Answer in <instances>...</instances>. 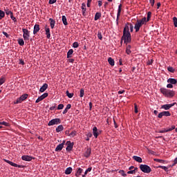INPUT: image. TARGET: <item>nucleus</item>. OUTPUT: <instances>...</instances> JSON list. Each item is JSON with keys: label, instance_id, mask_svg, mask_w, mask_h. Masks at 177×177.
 <instances>
[{"label": "nucleus", "instance_id": "1", "mask_svg": "<svg viewBox=\"0 0 177 177\" xmlns=\"http://www.w3.org/2000/svg\"><path fill=\"white\" fill-rule=\"evenodd\" d=\"M133 32V25L132 24L127 23L125 24L124 30H123V35L121 38L120 44H122V41L124 43L127 44H131L132 41V37L131 36V32Z\"/></svg>", "mask_w": 177, "mask_h": 177}, {"label": "nucleus", "instance_id": "2", "mask_svg": "<svg viewBox=\"0 0 177 177\" xmlns=\"http://www.w3.org/2000/svg\"><path fill=\"white\" fill-rule=\"evenodd\" d=\"M160 92L162 93V95L166 96V97H174V96H175V91L168 90L167 88H160Z\"/></svg>", "mask_w": 177, "mask_h": 177}, {"label": "nucleus", "instance_id": "3", "mask_svg": "<svg viewBox=\"0 0 177 177\" xmlns=\"http://www.w3.org/2000/svg\"><path fill=\"white\" fill-rule=\"evenodd\" d=\"M143 24H146V17H143L142 19L137 21L134 26L136 32H138L139 30H140V27H142Z\"/></svg>", "mask_w": 177, "mask_h": 177}, {"label": "nucleus", "instance_id": "4", "mask_svg": "<svg viewBox=\"0 0 177 177\" xmlns=\"http://www.w3.org/2000/svg\"><path fill=\"white\" fill-rule=\"evenodd\" d=\"M140 169L142 172H144V174H150V172H151V168L147 165H140Z\"/></svg>", "mask_w": 177, "mask_h": 177}, {"label": "nucleus", "instance_id": "5", "mask_svg": "<svg viewBox=\"0 0 177 177\" xmlns=\"http://www.w3.org/2000/svg\"><path fill=\"white\" fill-rule=\"evenodd\" d=\"M59 124H62L60 118H55L49 121L48 125V127H52V125H59Z\"/></svg>", "mask_w": 177, "mask_h": 177}, {"label": "nucleus", "instance_id": "6", "mask_svg": "<svg viewBox=\"0 0 177 177\" xmlns=\"http://www.w3.org/2000/svg\"><path fill=\"white\" fill-rule=\"evenodd\" d=\"M22 31L24 32L23 37L24 41H28L30 39V31L26 28H23Z\"/></svg>", "mask_w": 177, "mask_h": 177}, {"label": "nucleus", "instance_id": "7", "mask_svg": "<svg viewBox=\"0 0 177 177\" xmlns=\"http://www.w3.org/2000/svg\"><path fill=\"white\" fill-rule=\"evenodd\" d=\"M28 97V94H24L20 97L17 98L15 102V104H19V103H21L24 100H26Z\"/></svg>", "mask_w": 177, "mask_h": 177}, {"label": "nucleus", "instance_id": "8", "mask_svg": "<svg viewBox=\"0 0 177 177\" xmlns=\"http://www.w3.org/2000/svg\"><path fill=\"white\" fill-rule=\"evenodd\" d=\"M162 117H171V113L169 111H165L160 112L158 115V118H162Z\"/></svg>", "mask_w": 177, "mask_h": 177}, {"label": "nucleus", "instance_id": "9", "mask_svg": "<svg viewBox=\"0 0 177 177\" xmlns=\"http://www.w3.org/2000/svg\"><path fill=\"white\" fill-rule=\"evenodd\" d=\"M5 162H7V164H10V165H11L12 167H16L18 168H24V166L23 165H17L16 163H14L13 162L4 159Z\"/></svg>", "mask_w": 177, "mask_h": 177}, {"label": "nucleus", "instance_id": "10", "mask_svg": "<svg viewBox=\"0 0 177 177\" xmlns=\"http://www.w3.org/2000/svg\"><path fill=\"white\" fill-rule=\"evenodd\" d=\"M66 145V151H71L73 150V147H74V142H71V141H67Z\"/></svg>", "mask_w": 177, "mask_h": 177}, {"label": "nucleus", "instance_id": "11", "mask_svg": "<svg viewBox=\"0 0 177 177\" xmlns=\"http://www.w3.org/2000/svg\"><path fill=\"white\" fill-rule=\"evenodd\" d=\"M122 8V4H120L118 6V13H117V18H116V24L118 26V20H120V16H121V10Z\"/></svg>", "mask_w": 177, "mask_h": 177}, {"label": "nucleus", "instance_id": "12", "mask_svg": "<svg viewBox=\"0 0 177 177\" xmlns=\"http://www.w3.org/2000/svg\"><path fill=\"white\" fill-rule=\"evenodd\" d=\"M48 93H44L43 95H41V96H39L37 100L35 103H39V102H41V100H44V99H45V97H48Z\"/></svg>", "mask_w": 177, "mask_h": 177}, {"label": "nucleus", "instance_id": "13", "mask_svg": "<svg viewBox=\"0 0 177 177\" xmlns=\"http://www.w3.org/2000/svg\"><path fill=\"white\" fill-rule=\"evenodd\" d=\"M174 104H176V103L174 102L173 104H164L161 106V109H163L164 110H169L171 107H174Z\"/></svg>", "mask_w": 177, "mask_h": 177}, {"label": "nucleus", "instance_id": "14", "mask_svg": "<svg viewBox=\"0 0 177 177\" xmlns=\"http://www.w3.org/2000/svg\"><path fill=\"white\" fill-rule=\"evenodd\" d=\"M175 129V125L171 126L169 129H163L159 131V133H165V132H170V131H174Z\"/></svg>", "mask_w": 177, "mask_h": 177}, {"label": "nucleus", "instance_id": "15", "mask_svg": "<svg viewBox=\"0 0 177 177\" xmlns=\"http://www.w3.org/2000/svg\"><path fill=\"white\" fill-rule=\"evenodd\" d=\"M64 143H66L65 140H64L62 143L58 145L55 148V151H62V150L63 149V147H64Z\"/></svg>", "mask_w": 177, "mask_h": 177}, {"label": "nucleus", "instance_id": "16", "mask_svg": "<svg viewBox=\"0 0 177 177\" xmlns=\"http://www.w3.org/2000/svg\"><path fill=\"white\" fill-rule=\"evenodd\" d=\"M82 12L83 16H86V4L85 3L82 4Z\"/></svg>", "mask_w": 177, "mask_h": 177}, {"label": "nucleus", "instance_id": "17", "mask_svg": "<svg viewBox=\"0 0 177 177\" xmlns=\"http://www.w3.org/2000/svg\"><path fill=\"white\" fill-rule=\"evenodd\" d=\"M92 152V150L91 149L90 147H87L86 150L84 154V157H86V158H88V157H89L91 156V153Z\"/></svg>", "mask_w": 177, "mask_h": 177}, {"label": "nucleus", "instance_id": "18", "mask_svg": "<svg viewBox=\"0 0 177 177\" xmlns=\"http://www.w3.org/2000/svg\"><path fill=\"white\" fill-rule=\"evenodd\" d=\"M93 135L95 138H97V136H99V131H97V127H94L93 128Z\"/></svg>", "mask_w": 177, "mask_h": 177}, {"label": "nucleus", "instance_id": "19", "mask_svg": "<svg viewBox=\"0 0 177 177\" xmlns=\"http://www.w3.org/2000/svg\"><path fill=\"white\" fill-rule=\"evenodd\" d=\"M21 160L24 161H31V160H32V157L30 156H22Z\"/></svg>", "mask_w": 177, "mask_h": 177}, {"label": "nucleus", "instance_id": "20", "mask_svg": "<svg viewBox=\"0 0 177 177\" xmlns=\"http://www.w3.org/2000/svg\"><path fill=\"white\" fill-rule=\"evenodd\" d=\"M39 31V24H35L34 26V28H33L34 35H35V34H37V32H38Z\"/></svg>", "mask_w": 177, "mask_h": 177}, {"label": "nucleus", "instance_id": "21", "mask_svg": "<svg viewBox=\"0 0 177 177\" xmlns=\"http://www.w3.org/2000/svg\"><path fill=\"white\" fill-rule=\"evenodd\" d=\"M167 82L171 84L172 85H176V84H177V80L174 78H169L167 80Z\"/></svg>", "mask_w": 177, "mask_h": 177}, {"label": "nucleus", "instance_id": "22", "mask_svg": "<svg viewBox=\"0 0 177 177\" xmlns=\"http://www.w3.org/2000/svg\"><path fill=\"white\" fill-rule=\"evenodd\" d=\"M133 159H134L137 162H143V160L139 156H133Z\"/></svg>", "mask_w": 177, "mask_h": 177}, {"label": "nucleus", "instance_id": "23", "mask_svg": "<svg viewBox=\"0 0 177 177\" xmlns=\"http://www.w3.org/2000/svg\"><path fill=\"white\" fill-rule=\"evenodd\" d=\"M48 89V84L45 83L39 89V92L44 93L45 90Z\"/></svg>", "mask_w": 177, "mask_h": 177}, {"label": "nucleus", "instance_id": "24", "mask_svg": "<svg viewBox=\"0 0 177 177\" xmlns=\"http://www.w3.org/2000/svg\"><path fill=\"white\" fill-rule=\"evenodd\" d=\"M50 22V26L51 28H55V24H56V21H55L53 19L50 18L49 19Z\"/></svg>", "mask_w": 177, "mask_h": 177}, {"label": "nucleus", "instance_id": "25", "mask_svg": "<svg viewBox=\"0 0 177 177\" xmlns=\"http://www.w3.org/2000/svg\"><path fill=\"white\" fill-rule=\"evenodd\" d=\"M46 35L48 39L50 38V29H49V28H46Z\"/></svg>", "mask_w": 177, "mask_h": 177}, {"label": "nucleus", "instance_id": "26", "mask_svg": "<svg viewBox=\"0 0 177 177\" xmlns=\"http://www.w3.org/2000/svg\"><path fill=\"white\" fill-rule=\"evenodd\" d=\"M73 172V168L72 167H68L65 170L66 175H70Z\"/></svg>", "mask_w": 177, "mask_h": 177}, {"label": "nucleus", "instance_id": "27", "mask_svg": "<svg viewBox=\"0 0 177 177\" xmlns=\"http://www.w3.org/2000/svg\"><path fill=\"white\" fill-rule=\"evenodd\" d=\"M102 17V13L100 12H96L95 15L94 20L96 21L97 20H99Z\"/></svg>", "mask_w": 177, "mask_h": 177}, {"label": "nucleus", "instance_id": "28", "mask_svg": "<svg viewBox=\"0 0 177 177\" xmlns=\"http://www.w3.org/2000/svg\"><path fill=\"white\" fill-rule=\"evenodd\" d=\"M73 53H74V50L73 49H70L67 53V59H70L73 55Z\"/></svg>", "mask_w": 177, "mask_h": 177}, {"label": "nucleus", "instance_id": "29", "mask_svg": "<svg viewBox=\"0 0 177 177\" xmlns=\"http://www.w3.org/2000/svg\"><path fill=\"white\" fill-rule=\"evenodd\" d=\"M70 109H71V104H67L66 109L63 111V114H66L67 113V111H68V110H70Z\"/></svg>", "mask_w": 177, "mask_h": 177}, {"label": "nucleus", "instance_id": "30", "mask_svg": "<svg viewBox=\"0 0 177 177\" xmlns=\"http://www.w3.org/2000/svg\"><path fill=\"white\" fill-rule=\"evenodd\" d=\"M64 129L63 125L60 124L56 128V132H62Z\"/></svg>", "mask_w": 177, "mask_h": 177}, {"label": "nucleus", "instance_id": "31", "mask_svg": "<svg viewBox=\"0 0 177 177\" xmlns=\"http://www.w3.org/2000/svg\"><path fill=\"white\" fill-rule=\"evenodd\" d=\"M62 23L64 26H67L68 24L67 22V18L64 15L62 16Z\"/></svg>", "mask_w": 177, "mask_h": 177}, {"label": "nucleus", "instance_id": "32", "mask_svg": "<svg viewBox=\"0 0 177 177\" xmlns=\"http://www.w3.org/2000/svg\"><path fill=\"white\" fill-rule=\"evenodd\" d=\"M108 62H109V64H110L111 66H114L115 62H114V59H113V58L109 57V58L108 59Z\"/></svg>", "mask_w": 177, "mask_h": 177}, {"label": "nucleus", "instance_id": "33", "mask_svg": "<svg viewBox=\"0 0 177 177\" xmlns=\"http://www.w3.org/2000/svg\"><path fill=\"white\" fill-rule=\"evenodd\" d=\"M153 160L156 161V162H162L163 164H165V162H167V160L157 159V158H154Z\"/></svg>", "mask_w": 177, "mask_h": 177}, {"label": "nucleus", "instance_id": "34", "mask_svg": "<svg viewBox=\"0 0 177 177\" xmlns=\"http://www.w3.org/2000/svg\"><path fill=\"white\" fill-rule=\"evenodd\" d=\"M82 169L81 168H78L76 172V176H80V175H81V174H82Z\"/></svg>", "mask_w": 177, "mask_h": 177}, {"label": "nucleus", "instance_id": "35", "mask_svg": "<svg viewBox=\"0 0 177 177\" xmlns=\"http://www.w3.org/2000/svg\"><path fill=\"white\" fill-rule=\"evenodd\" d=\"M6 12V15H7V16H9V15L11 16V15H13V12L10 10H9V9L6 8L4 10Z\"/></svg>", "mask_w": 177, "mask_h": 177}, {"label": "nucleus", "instance_id": "36", "mask_svg": "<svg viewBox=\"0 0 177 177\" xmlns=\"http://www.w3.org/2000/svg\"><path fill=\"white\" fill-rule=\"evenodd\" d=\"M66 94L68 96V97H69V99H71V97H73V96H74V93H69L68 91H66Z\"/></svg>", "mask_w": 177, "mask_h": 177}, {"label": "nucleus", "instance_id": "37", "mask_svg": "<svg viewBox=\"0 0 177 177\" xmlns=\"http://www.w3.org/2000/svg\"><path fill=\"white\" fill-rule=\"evenodd\" d=\"M18 44L20 45V46H24V40H23V39H19Z\"/></svg>", "mask_w": 177, "mask_h": 177}, {"label": "nucleus", "instance_id": "38", "mask_svg": "<svg viewBox=\"0 0 177 177\" xmlns=\"http://www.w3.org/2000/svg\"><path fill=\"white\" fill-rule=\"evenodd\" d=\"M158 168H161L162 169H164V171H165V172H168V167H165V166H158Z\"/></svg>", "mask_w": 177, "mask_h": 177}, {"label": "nucleus", "instance_id": "39", "mask_svg": "<svg viewBox=\"0 0 177 177\" xmlns=\"http://www.w3.org/2000/svg\"><path fill=\"white\" fill-rule=\"evenodd\" d=\"M150 17H151V12H148L147 17L146 19V23H147V21H149V20H150Z\"/></svg>", "mask_w": 177, "mask_h": 177}, {"label": "nucleus", "instance_id": "40", "mask_svg": "<svg viewBox=\"0 0 177 177\" xmlns=\"http://www.w3.org/2000/svg\"><path fill=\"white\" fill-rule=\"evenodd\" d=\"M167 70L169 73H175V69L172 66H169Z\"/></svg>", "mask_w": 177, "mask_h": 177}, {"label": "nucleus", "instance_id": "41", "mask_svg": "<svg viewBox=\"0 0 177 177\" xmlns=\"http://www.w3.org/2000/svg\"><path fill=\"white\" fill-rule=\"evenodd\" d=\"M84 93H85V91L84 90V88H81V89H80V97H84Z\"/></svg>", "mask_w": 177, "mask_h": 177}, {"label": "nucleus", "instance_id": "42", "mask_svg": "<svg viewBox=\"0 0 177 177\" xmlns=\"http://www.w3.org/2000/svg\"><path fill=\"white\" fill-rule=\"evenodd\" d=\"M5 17V12L0 10V19H3Z\"/></svg>", "mask_w": 177, "mask_h": 177}, {"label": "nucleus", "instance_id": "43", "mask_svg": "<svg viewBox=\"0 0 177 177\" xmlns=\"http://www.w3.org/2000/svg\"><path fill=\"white\" fill-rule=\"evenodd\" d=\"M76 135H77V131H73L68 136H71V138H74Z\"/></svg>", "mask_w": 177, "mask_h": 177}, {"label": "nucleus", "instance_id": "44", "mask_svg": "<svg viewBox=\"0 0 177 177\" xmlns=\"http://www.w3.org/2000/svg\"><path fill=\"white\" fill-rule=\"evenodd\" d=\"M173 21H174V27H177V18H176V17H174L173 18Z\"/></svg>", "mask_w": 177, "mask_h": 177}, {"label": "nucleus", "instance_id": "45", "mask_svg": "<svg viewBox=\"0 0 177 177\" xmlns=\"http://www.w3.org/2000/svg\"><path fill=\"white\" fill-rule=\"evenodd\" d=\"M97 37L100 40L103 39V35H102L101 32H98Z\"/></svg>", "mask_w": 177, "mask_h": 177}, {"label": "nucleus", "instance_id": "46", "mask_svg": "<svg viewBox=\"0 0 177 177\" xmlns=\"http://www.w3.org/2000/svg\"><path fill=\"white\" fill-rule=\"evenodd\" d=\"M64 105L63 104H60L58 105L57 110H63Z\"/></svg>", "mask_w": 177, "mask_h": 177}, {"label": "nucleus", "instance_id": "47", "mask_svg": "<svg viewBox=\"0 0 177 177\" xmlns=\"http://www.w3.org/2000/svg\"><path fill=\"white\" fill-rule=\"evenodd\" d=\"M3 84H5V78L4 77L0 78V86H1V85H3Z\"/></svg>", "mask_w": 177, "mask_h": 177}, {"label": "nucleus", "instance_id": "48", "mask_svg": "<svg viewBox=\"0 0 177 177\" xmlns=\"http://www.w3.org/2000/svg\"><path fill=\"white\" fill-rule=\"evenodd\" d=\"M119 172L120 174H122V176H127V174H125V171L124 170H120Z\"/></svg>", "mask_w": 177, "mask_h": 177}, {"label": "nucleus", "instance_id": "49", "mask_svg": "<svg viewBox=\"0 0 177 177\" xmlns=\"http://www.w3.org/2000/svg\"><path fill=\"white\" fill-rule=\"evenodd\" d=\"M92 171V167H88L84 172V175H86L88 172H91Z\"/></svg>", "mask_w": 177, "mask_h": 177}, {"label": "nucleus", "instance_id": "50", "mask_svg": "<svg viewBox=\"0 0 177 177\" xmlns=\"http://www.w3.org/2000/svg\"><path fill=\"white\" fill-rule=\"evenodd\" d=\"M78 46H80V44H78V42H74L73 44V48H78Z\"/></svg>", "mask_w": 177, "mask_h": 177}, {"label": "nucleus", "instance_id": "51", "mask_svg": "<svg viewBox=\"0 0 177 177\" xmlns=\"http://www.w3.org/2000/svg\"><path fill=\"white\" fill-rule=\"evenodd\" d=\"M10 19L15 22L17 21V19H16V17L13 16V14L10 15Z\"/></svg>", "mask_w": 177, "mask_h": 177}, {"label": "nucleus", "instance_id": "52", "mask_svg": "<svg viewBox=\"0 0 177 177\" xmlns=\"http://www.w3.org/2000/svg\"><path fill=\"white\" fill-rule=\"evenodd\" d=\"M134 111L136 113H138V104H134Z\"/></svg>", "mask_w": 177, "mask_h": 177}, {"label": "nucleus", "instance_id": "53", "mask_svg": "<svg viewBox=\"0 0 177 177\" xmlns=\"http://www.w3.org/2000/svg\"><path fill=\"white\" fill-rule=\"evenodd\" d=\"M1 125H4V127H9V123L6 122H1Z\"/></svg>", "mask_w": 177, "mask_h": 177}, {"label": "nucleus", "instance_id": "54", "mask_svg": "<svg viewBox=\"0 0 177 177\" xmlns=\"http://www.w3.org/2000/svg\"><path fill=\"white\" fill-rule=\"evenodd\" d=\"M56 1L57 0H49L48 3H50V5H53V3H56Z\"/></svg>", "mask_w": 177, "mask_h": 177}, {"label": "nucleus", "instance_id": "55", "mask_svg": "<svg viewBox=\"0 0 177 177\" xmlns=\"http://www.w3.org/2000/svg\"><path fill=\"white\" fill-rule=\"evenodd\" d=\"M56 109V104L50 107V110L53 111Z\"/></svg>", "mask_w": 177, "mask_h": 177}, {"label": "nucleus", "instance_id": "56", "mask_svg": "<svg viewBox=\"0 0 177 177\" xmlns=\"http://www.w3.org/2000/svg\"><path fill=\"white\" fill-rule=\"evenodd\" d=\"M131 49H129V48H126V53L127 54V55H131Z\"/></svg>", "mask_w": 177, "mask_h": 177}, {"label": "nucleus", "instance_id": "57", "mask_svg": "<svg viewBox=\"0 0 177 177\" xmlns=\"http://www.w3.org/2000/svg\"><path fill=\"white\" fill-rule=\"evenodd\" d=\"M127 174H136L135 173V170H130V171H127Z\"/></svg>", "mask_w": 177, "mask_h": 177}, {"label": "nucleus", "instance_id": "58", "mask_svg": "<svg viewBox=\"0 0 177 177\" xmlns=\"http://www.w3.org/2000/svg\"><path fill=\"white\" fill-rule=\"evenodd\" d=\"M155 0H149V2L151 3V6H154V1Z\"/></svg>", "mask_w": 177, "mask_h": 177}, {"label": "nucleus", "instance_id": "59", "mask_svg": "<svg viewBox=\"0 0 177 177\" xmlns=\"http://www.w3.org/2000/svg\"><path fill=\"white\" fill-rule=\"evenodd\" d=\"M167 88H174V85H172V84H168L167 85Z\"/></svg>", "mask_w": 177, "mask_h": 177}, {"label": "nucleus", "instance_id": "60", "mask_svg": "<svg viewBox=\"0 0 177 177\" xmlns=\"http://www.w3.org/2000/svg\"><path fill=\"white\" fill-rule=\"evenodd\" d=\"M19 64L24 66V64H25L24 61L23 59H19Z\"/></svg>", "mask_w": 177, "mask_h": 177}, {"label": "nucleus", "instance_id": "61", "mask_svg": "<svg viewBox=\"0 0 177 177\" xmlns=\"http://www.w3.org/2000/svg\"><path fill=\"white\" fill-rule=\"evenodd\" d=\"M3 34L5 35V37H6V38H9V35H8L6 32H3Z\"/></svg>", "mask_w": 177, "mask_h": 177}, {"label": "nucleus", "instance_id": "62", "mask_svg": "<svg viewBox=\"0 0 177 177\" xmlns=\"http://www.w3.org/2000/svg\"><path fill=\"white\" fill-rule=\"evenodd\" d=\"M102 2H103V1L100 0V1H98V6H100V7L102 6Z\"/></svg>", "mask_w": 177, "mask_h": 177}, {"label": "nucleus", "instance_id": "63", "mask_svg": "<svg viewBox=\"0 0 177 177\" xmlns=\"http://www.w3.org/2000/svg\"><path fill=\"white\" fill-rule=\"evenodd\" d=\"M148 66H151V64H153V59H151V61H149L147 62Z\"/></svg>", "mask_w": 177, "mask_h": 177}, {"label": "nucleus", "instance_id": "64", "mask_svg": "<svg viewBox=\"0 0 177 177\" xmlns=\"http://www.w3.org/2000/svg\"><path fill=\"white\" fill-rule=\"evenodd\" d=\"M177 164V158H176L174 160V163H173V165H176Z\"/></svg>", "mask_w": 177, "mask_h": 177}]
</instances>
